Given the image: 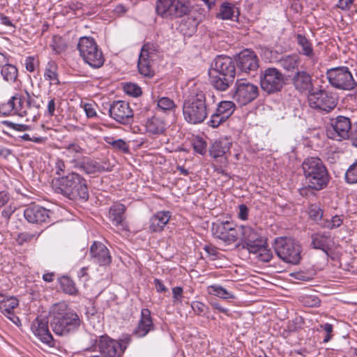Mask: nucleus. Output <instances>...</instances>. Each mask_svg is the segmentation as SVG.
I'll return each mask as SVG.
<instances>
[{"mask_svg": "<svg viewBox=\"0 0 357 357\" xmlns=\"http://www.w3.org/2000/svg\"><path fill=\"white\" fill-rule=\"evenodd\" d=\"M43 101L40 96L25 90V95L16 93L7 102L0 105L3 116L17 115L26 117V121H35L40 117V109Z\"/></svg>", "mask_w": 357, "mask_h": 357, "instance_id": "obj_1", "label": "nucleus"}, {"mask_svg": "<svg viewBox=\"0 0 357 357\" xmlns=\"http://www.w3.org/2000/svg\"><path fill=\"white\" fill-rule=\"evenodd\" d=\"M215 105V96L206 95L199 89H193L183 101L184 119L191 124L203 123Z\"/></svg>", "mask_w": 357, "mask_h": 357, "instance_id": "obj_2", "label": "nucleus"}, {"mask_svg": "<svg viewBox=\"0 0 357 357\" xmlns=\"http://www.w3.org/2000/svg\"><path fill=\"white\" fill-rule=\"evenodd\" d=\"M50 326L55 335L68 336L78 331L81 324L79 315L65 302L55 303L51 310Z\"/></svg>", "mask_w": 357, "mask_h": 357, "instance_id": "obj_3", "label": "nucleus"}, {"mask_svg": "<svg viewBox=\"0 0 357 357\" xmlns=\"http://www.w3.org/2000/svg\"><path fill=\"white\" fill-rule=\"evenodd\" d=\"M302 169L307 187L300 189L301 195H303L307 188L321 190L327 186L330 175L320 158L314 157L306 158L302 164Z\"/></svg>", "mask_w": 357, "mask_h": 357, "instance_id": "obj_4", "label": "nucleus"}, {"mask_svg": "<svg viewBox=\"0 0 357 357\" xmlns=\"http://www.w3.org/2000/svg\"><path fill=\"white\" fill-rule=\"evenodd\" d=\"M54 189L56 192L71 200L86 201L89 197L87 181L76 172L58 178Z\"/></svg>", "mask_w": 357, "mask_h": 357, "instance_id": "obj_5", "label": "nucleus"}, {"mask_svg": "<svg viewBox=\"0 0 357 357\" xmlns=\"http://www.w3.org/2000/svg\"><path fill=\"white\" fill-rule=\"evenodd\" d=\"M155 9L158 16L174 20L188 15L192 5L190 0H156Z\"/></svg>", "mask_w": 357, "mask_h": 357, "instance_id": "obj_6", "label": "nucleus"}, {"mask_svg": "<svg viewBox=\"0 0 357 357\" xmlns=\"http://www.w3.org/2000/svg\"><path fill=\"white\" fill-rule=\"evenodd\" d=\"M273 248L278 257L286 263L297 265L302 259L301 244L291 238H276Z\"/></svg>", "mask_w": 357, "mask_h": 357, "instance_id": "obj_7", "label": "nucleus"}, {"mask_svg": "<svg viewBox=\"0 0 357 357\" xmlns=\"http://www.w3.org/2000/svg\"><path fill=\"white\" fill-rule=\"evenodd\" d=\"M77 50L84 62L91 67L99 68L104 64L102 50L92 37H81L77 43Z\"/></svg>", "mask_w": 357, "mask_h": 357, "instance_id": "obj_8", "label": "nucleus"}, {"mask_svg": "<svg viewBox=\"0 0 357 357\" xmlns=\"http://www.w3.org/2000/svg\"><path fill=\"white\" fill-rule=\"evenodd\" d=\"M260 85L268 94L278 93L285 85L284 75L276 68H267L260 74Z\"/></svg>", "mask_w": 357, "mask_h": 357, "instance_id": "obj_9", "label": "nucleus"}, {"mask_svg": "<svg viewBox=\"0 0 357 357\" xmlns=\"http://www.w3.org/2000/svg\"><path fill=\"white\" fill-rule=\"evenodd\" d=\"M326 77L330 84L338 89L352 90L356 86L353 75L347 66L328 69L326 72Z\"/></svg>", "mask_w": 357, "mask_h": 357, "instance_id": "obj_10", "label": "nucleus"}, {"mask_svg": "<svg viewBox=\"0 0 357 357\" xmlns=\"http://www.w3.org/2000/svg\"><path fill=\"white\" fill-rule=\"evenodd\" d=\"M158 57V47L153 43L143 45L139 54L137 68L139 73L144 77L151 78L154 75L152 62Z\"/></svg>", "mask_w": 357, "mask_h": 357, "instance_id": "obj_11", "label": "nucleus"}, {"mask_svg": "<svg viewBox=\"0 0 357 357\" xmlns=\"http://www.w3.org/2000/svg\"><path fill=\"white\" fill-rule=\"evenodd\" d=\"M309 106L317 111L330 112L337 105V99L331 93L320 89L318 91H312L307 95Z\"/></svg>", "mask_w": 357, "mask_h": 357, "instance_id": "obj_12", "label": "nucleus"}, {"mask_svg": "<svg viewBox=\"0 0 357 357\" xmlns=\"http://www.w3.org/2000/svg\"><path fill=\"white\" fill-rule=\"evenodd\" d=\"M259 88L257 85L245 79H237L234 85L233 98L240 105H245L259 96Z\"/></svg>", "mask_w": 357, "mask_h": 357, "instance_id": "obj_13", "label": "nucleus"}, {"mask_svg": "<svg viewBox=\"0 0 357 357\" xmlns=\"http://www.w3.org/2000/svg\"><path fill=\"white\" fill-rule=\"evenodd\" d=\"M239 236L243 243V248L248 250L250 253H255L259 248L266 243V239L257 231L249 226H239Z\"/></svg>", "mask_w": 357, "mask_h": 357, "instance_id": "obj_14", "label": "nucleus"}, {"mask_svg": "<svg viewBox=\"0 0 357 357\" xmlns=\"http://www.w3.org/2000/svg\"><path fill=\"white\" fill-rule=\"evenodd\" d=\"M238 227L229 221L217 222L213 223L211 229L215 238L230 245L238 238Z\"/></svg>", "mask_w": 357, "mask_h": 357, "instance_id": "obj_15", "label": "nucleus"}, {"mask_svg": "<svg viewBox=\"0 0 357 357\" xmlns=\"http://www.w3.org/2000/svg\"><path fill=\"white\" fill-rule=\"evenodd\" d=\"M109 115L117 123L123 125H129L133 122V111L126 101H114L110 104Z\"/></svg>", "mask_w": 357, "mask_h": 357, "instance_id": "obj_16", "label": "nucleus"}, {"mask_svg": "<svg viewBox=\"0 0 357 357\" xmlns=\"http://www.w3.org/2000/svg\"><path fill=\"white\" fill-rule=\"evenodd\" d=\"M353 128L350 119L343 116H338L331 121V129L327 130L328 137L337 141L349 138Z\"/></svg>", "mask_w": 357, "mask_h": 357, "instance_id": "obj_17", "label": "nucleus"}, {"mask_svg": "<svg viewBox=\"0 0 357 357\" xmlns=\"http://www.w3.org/2000/svg\"><path fill=\"white\" fill-rule=\"evenodd\" d=\"M234 61L236 68L241 73L249 74L256 71L259 66V59L252 50L246 49L238 54Z\"/></svg>", "mask_w": 357, "mask_h": 357, "instance_id": "obj_18", "label": "nucleus"}, {"mask_svg": "<svg viewBox=\"0 0 357 357\" xmlns=\"http://www.w3.org/2000/svg\"><path fill=\"white\" fill-rule=\"evenodd\" d=\"M96 346L102 357H121L126 349V346L123 347L121 342L107 335L100 336L96 340Z\"/></svg>", "mask_w": 357, "mask_h": 357, "instance_id": "obj_19", "label": "nucleus"}, {"mask_svg": "<svg viewBox=\"0 0 357 357\" xmlns=\"http://www.w3.org/2000/svg\"><path fill=\"white\" fill-rule=\"evenodd\" d=\"M51 211L36 204L29 205L24 210V217L31 224H48L51 222Z\"/></svg>", "mask_w": 357, "mask_h": 357, "instance_id": "obj_20", "label": "nucleus"}, {"mask_svg": "<svg viewBox=\"0 0 357 357\" xmlns=\"http://www.w3.org/2000/svg\"><path fill=\"white\" fill-rule=\"evenodd\" d=\"M235 109L236 105L231 101L220 102L217 105L215 112L211 114L208 125L214 128H218L232 115Z\"/></svg>", "mask_w": 357, "mask_h": 357, "instance_id": "obj_21", "label": "nucleus"}, {"mask_svg": "<svg viewBox=\"0 0 357 357\" xmlns=\"http://www.w3.org/2000/svg\"><path fill=\"white\" fill-rule=\"evenodd\" d=\"M291 84L300 94H309L314 90L312 75L305 70H296L291 78Z\"/></svg>", "mask_w": 357, "mask_h": 357, "instance_id": "obj_22", "label": "nucleus"}, {"mask_svg": "<svg viewBox=\"0 0 357 357\" xmlns=\"http://www.w3.org/2000/svg\"><path fill=\"white\" fill-rule=\"evenodd\" d=\"M70 162L75 169L86 174H94L108 170V168L87 156L75 157Z\"/></svg>", "mask_w": 357, "mask_h": 357, "instance_id": "obj_23", "label": "nucleus"}, {"mask_svg": "<svg viewBox=\"0 0 357 357\" xmlns=\"http://www.w3.org/2000/svg\"><path fill=\"white\" fill-rule=\"evenodd\" d=\"M236 64L234 59L230 56L219 55L211 63L212 70L220 74L221 76L228 77L229 79H234L236 76Z\"/></svg>", "mask_w": 357, "mask_h": 357, "instance_id": "obj_24", "label": "nucleus"}, {"mask_svg": "<svg viewBox=\"0 0 357 357\" xmlns=\"http://www.w3.org/2000/svg\"><path fill=\"white\" fill-rule=\"evenodd\" d=\"M31 329L35 336L49 347H54L53 336L49 331L48 321L37 317L31 324Z\"/></svg>", "mask_w": 357, "mask_h": 357, "instance_id": "obj_25", "label": "nucleus"}, {"mask_svg": "<svg viewBox=\"0 0 357 357\" xmlns=\"http://www.w3.org/2000/svg\"><path fill=\"white\" fill-rule=\"evenodd\" d=\"M154 329L155 326L151 315V311L148 308H143L141 310L140 319L137 326L133 330L132 334L137 337H144Z\"/></svg>", "mask_w": 357, "mask_h": 357, "instance_id": "obj_26", "label": "nucleus"}, {"mask_svg": "<svg viewBox=\"0 0 357 357\" xmlns=\"http://www.w3.org/2000/svg\"><path fill=\"white\" fill-rule=\"evenodd\" d=\"M93 261L100 266H108L112 261V257L107 248L100 242H94L90 248Z\"/></svg>", "mask_w": 357, "mask_h": 357, "instance_id": "obj_27", "label": "nucleus"}, {"mask_svg": "<svg viewBox=\"0 0 357 357\" xmlns=\"http://www.w3.org/2000/svg\"><path fill=\"white\" fill-rule=\"evenodd\" d=\"M333 244V239L329 232H317L311 236V246L314 249L321 250L328 254Z\"/></svg>", "mask_w": 357, "mask_h": 357, "instance_id": "obj_28", "label": "nucleus"}, {"mask_svg": "<svg viewBox=\"0 0 357 357\" xmlns=\"http://www.w3.org/2000/svg\"><path fill=\"white\" fill-rule=\"evenodd\" d=\"M126 210V207L124 204L121 203L114 204L109 210V219L112 223L118 227H121L124 229V213Z\"/></svg>", "mask_w": 357, "mask_h": 357, "instance_id": "obj_29", "label": "nucleus"}, {"mask_svg": "<svg viewBox=\"0 0 357 357\" xmlns=\"http://www.w3.org/2000/svg\"><path fill=\"white\" fill-rule=\"evenodd\" d=\"M171 218V213L168 211H158L150 219L149 229L153 232H159L163 230Z\"/></svg>", "mask_w": 357, "mask_h": 357, "instance_id": "obj_30", "label": "nucleus"}, {"mask_svg": "<svg viewBox=\"0 0 357 357\" xmlns=\"http://www.w3.org/2000/svg\"><path fill=\"white\" fill-rule=\"evenodd\" d=\"M231 145L232 142L229 138H220L211 145L209 150L210 155L214 158L222 157L229 152Z\"/></svg>", "mask_w": 357, "mask_h": 357, "instance_id": "obj_31", "label": "nucleus"}, {"mask_svg": "<svg viewBox=\"0 0 357 357\" xmlns=\"http://www.w3.org/2000/svg\"><path fill=\"white\" fill-rule=\"evenodd\" d=\"M209 82L218 91H225L234 82L233 79H229L228 77L221 76L220 74L212 70L208 71Z\"/></svg>", "mask_w": 357, "mask_h": 357, "instance_id": "obj_32", "label": "nucleus"}, {"mask_svg": "<svg viewBox=\"0 0 357 357\" xmlns=\"http://www.w3.org/2000/svg\"><path fill=\"white\" fill-rule=\"evenodd\" d=\"M167 129V123L163 119L153 116L148 119L146 123V132L155 135L163 134Z\"/></svg>", "mask_w": 357, "mask_h": 357, "instance_id": "obj_33", "label": "nucleus"}, {"mask_svg": "<svg viewBox=\"0 0 357 357\" xmlns=\"http://www.w3.org/2000/svg\"><path fill=\"white\" fill-rule=\"evenodd\" d=\"M296 41L301 50L299 53L302 55L307 56L309 59L315 62L317 61L315 53L313 50L312 45L310 40L302 34H297L296 36Z\"/></svg>", "mask_w": 357, "mask_h": 357, "instance_id": "obj_34", "label": "nucleus"}, {"mask_svg": "<svg viewBox=\"0 0 357 357\" xmlns=\"http://www.w3.org/2000/svg\"><path fill=\"white\" fill-rule=\"evenodd\" d=\"M238 8L233 3L225 1L220 5L216 17L223 20H233L234 17H238Z\"/></svg>", "mask_w": 357, "mask_h": 357, "instance_id": "obj_35", "label": "nucleus"}, {"mask_svg": "<svg viewBox=\"0 0 357 357\" xmlns=\"http://www.w3.org/2000/svg\"><path fill=\"white\" fill-rule=\"evenodd\" d=\"M278 62L279 65L287 71H293L295 69L298 70L301 59L298 55L292 54L282 56Z\"/></svg>", "mask_w": 357, "mask_h": 357, "instance_id": "obj_36", "label": "nucleus"}, {"mask_svg": "<svg viewBox=\"0 0 357 357\" xmlns=\"http://www.w3.org/2000/svg\"><path fill=\"white\" fill-rule=\"evenodd\" d=\"M57 69V64L52 60L50 61L45 67L44 77L46 80L50 82V84H60Z\"/></svg>", "mask_w": 357, "mask_h": 357, "instance_id": "obj_37", "label": "nucleus"}, {"mask_svg": "<svg viewBox=\"0 0 357 357\" xmlns=\"http://www.w3.org/2000/svg\"><path fill=\"white\" fill-rule=\"evenodd\" d=\"M207 291L209 294L215 296L222 299L235 298V296L233 293L228 291L223 287L218 284L208 286L207 287Z\"/></svg>", "mask_w": 357, "mask_h": 357, "instance_id": "obj_38", "label": "nucleus"}, {"mask_svg": "<svg viewBox=\"0 0 357 357\" xmlns=\"http://www.w3.org/2000/svg\"><path fill=\"white\" fill-rule=\"evenodd\" d=\"M1 74L5 81L15 82L18 76V71L14 65L6 63L1 67Z\"/></svg>", "mask_w": 357, "mask_h": 357, "instance_id": "obj_39", "label": "nucleus"}, {"mask_svg": "<svg viewBox=\"0 0 357 357\" xmlns=\"http://www.w3.org/2000/svg\"><path fill=\"white\" fill-rule=\"evenodd\" d=\"M59 284L61 290L67 294L75 296L78 293V290L75 287L73 280L68 276H62L59 278Z\"/></svg>", "mask_w": 357, "mask_h": 357, "instance_id": "obj_40", "label": "nucleus"}, {"mask_svg": "<svg viewBox=\"0 0 357 357\" xmlns=\"http://www.w3.org/2000/svg\"><path fill=\"white\" fill-rule=\"evenodd\" d=\"M17 305L18 300L10 297L0 303V310L3 314H11Z\"/></svg>", "mask_w": 357, "mask_h": 357, "instance_id": "obj_41", "label": "nucleus"}, {"mask_svg": "<svg viewBox=\"0 0 357 357\" xmlns=\"http://www.w3.org/2000/svg\"><path fill=\"white\" fill-rule=\"evenodd\" d=\"M105 142L116 151H121L125 153L129 152V146L122 139H114L113 138L107 137Z\"/></svg>", "mask_w": 357, "mask_h": 357, "instance_id": "obj_42", "label": "nucleus"}, {"mask_svg": "<svg viewBox=\"0 0 357 357\" xmlns=\"http://www.w3.org/2000/svg\"><path fill=\"white\" fill-rule=\"evenodd\" d=\"M345 181L349 184L357 183V160L347 169L345 173Z\"/></svg>", "mask_w": 357, "mask_h": 357, "instance_id": "obj_43", "label": "nucleus"}, {"mask_svg": "<svg viewBox=\"0 0 357 357\" xmlns=\"http://www.w3.org/2000/svg\"><path fill=\"white\" fill-rule=\"evenodd\" d=\"M266 243H263V245L259 248V250H257L255 254H258L257 258L259 261L264 262H268L273 258V252L271 249L268 248L267 246L265 245Z\"/></svg>", "mask_w": 357, "mask_h": 357, "instance_id": "obj_44", "label": "nucleus"}, {"mask_svg": "<svg viewBox=\"0 0 357 357\" xmlns=\"http://www.w3.org/2000/svg\"><path fill=\"white\" fill-rule=\"evenodd\" d=\"M343 223V219L340 215H334L331 220H326L321 224V227L329 229H333L340 227Z\"/></svg>", "mask_w": 357, "mask_h": 357, "instance_id": "obj_45", "label": "nucleus"}, {"mask_svg": "<svg viewBox=\"0 0 357 357\" xmlns=\"http://www.w3.org/2000/svg\"><path fill=\"white\" fill-rule=\"evenodd\" d=\"M51 46L54 51L59 54L66 49V45L61 36H54Z\"/></svg>", "mask_w": 357, "mask_h": 357, "instance_id": "obj_46", "label": "nucleus"}, {"mask_svg": "<svg viewBox=\"0 0 357 357\" xmlns=\"http://www.w3.org/2000/svg\"><path fill=\"white\" fill-rule=\"evenodd\" d=\"M158 107L163 111L171 110L176 107L174 102L167 97H162L158 100Z\"/></svg>", "mask_w": 357, "mask_h": 357, "instance_id": "obj_47", "label": "nucleus"}, {"mask_svg": "<svg viewBox=\"0 0 357 357\" xmlns=\"http://www.w3.org/2000/svg\"><path fill=\"white\" fill-rule=\"evenodd\" d=\"M304 305L310 307H315L320 305L321 300L314 295H305L302 298Z\"/></svg>", "mask_w": 357, "mask_h": 357, "instance_id": "obj_48", "label": "nucleus"}, {"mask_svg": "<svg viewBox=\"0 0 357 357\" xmlns=\"http://www.w3.org/2000/svg\"><path fill=\"white\" fill-rule=\"evenodd\" d=\"M124 90L127 94L137 97L142 94V90L139 86L135 84H127L124 86Z\"/></svg>", "mask_w": 357, "mask_h": 357, "instance_id": "obj_49", "label": "nucleus"}, {"mask_svg": "<svg viewBox=\"0 0 357 357\" xmlns=\"http://www.w3.org/2000/svg\"><path fill=\"white\" fill-rule=\"evenodd\" d=\"M183 288L181 287H175L172 288V302L174 305L181 304L182 303Z\"/></svg>", "mask_w": 357, "mask_h": 357, "instance_id": "obj_50", "label": "nucleus"}, {"mask_svg": "<svg viewBox=\"0 0 357 357\" xmlns=\"http://www.w3.org/2000/svg\"><path fill=\"white\" fill-rule=\"evenodd\" d=\"M191 307L195 313L199 316L204 315L206 310L207 309V307L204 303L197 301L192 302Z\"/></svg>", "mask_w": 357, "mask_h": 357, "instance_id": "obj_51", "label": "nucleus"}, {"mask_svg": "<svg viewBox=\"0 0 357 357\" xmlns=\"http://www.w3.org/2000/svg\"><path fill=\"white\" fill-rule=\"evenodd\" d=\"M309 215L314 221L321 220L323 216V211L319 207L312 206L309 211Z\"/></svg>", "mask_w": 357, "mask_h": 357, "instance_id": "obj_52", "label": "nucleus"}, {"mask_svg": "<svg viewBox=\"0 0 357 357\" xmlns=\"http://www.w3.org/2000/svg\"><path fill=\"white\" fill-rule=\"evenodd\" d=\"M15 211V208L12 205H8L3 208L1 212V217L4 219L6 224H8L10 221L11 215Z\"/></svg>", "mask_w": 357, "mask_h": 357, "instance_id": "obj_53", "label": "nucleus"}, {"mask_svg": "<svg viewBox=\"0 0 357 357\" xmlns=\"http://www.w3.org/2000/svg\"><path fill=\"white\" fill-rule=\"evenodd\" d=\"M39 234H31L29 232H22L18 234L17 240L20 244H22L25 242H29L34 238H37Z\"/></svg>", "mask_w": 357, "mask_h": 357, "instance_id": "obj_54", "label": "nucleus"}, {"mask_svg": "<svg viewBox=\"0 0 357 357\" xmlns=\"http://www.w3.org/2000/svg\"><path fill=\"white\" fill-rule=\"evenodd\" d=\"M64 149L70 154H79L84 151L83 148L75 142L66 145Z\"/></svg>", "mask_w": 357, "mask_h": 357, "instance_id": "obj_55", "label": "nucleus"}, {"mask_svg": "<svg viewBox=\"0 0 357 357\" xmlns=\"http://www.w3.org/2000/svg\"><path fill=\"white\" fill-rule=\"evenodd\" d=\"M194 150L197 153L204 155L206 153V142L202 139H198L197 140L193 145Z\"/></svg>", "mask_w": 357, "mask_h": 357, "instance_id": "obj_56", "label": "nucleus"}, {"mask_svg": "<svg viewBox=\"0 0 357 357\" xmlns=\"http://www.w3.org/2000/svg\"><path fill=\"white\" fill-rule=\"evenodd\" d=\"M84 109L88 118H94L97 116V113L93 104L85 103L84 105Z\"/></svg>", "mask_w": 357, "mask_h": 357, "instance_id": "obj_57", "label": "nucleus"}, {"mask_svg": "<svg viewBox=\"0 0 357 357\" xmlns=\"http://www.w3.org/2000/svg\"><path fill=\"white\" fill-rule=\"evenodd\" d=\"M354 0H339L336 7L342 10H348L351 8Z\"/></svg>", "mask_w": 357, "mask_h": 357, "instance_id": "obj_58", "label": "nucleus"}, {"mask_svg": "<svg viewBox=\"0 0 357 357\" xmlns=\"http://www.w3.org/2000/svg\"><path fill=\"white\" fill-rule=\"evenodd\" d=\"M303 324L302 317H296L291 322H290L288 325V328L290 331H295L298 328L301 327V324Z\"/></svg>", "mask_w": 357, "mask_h": 357, "instance_id": "obj_59", "label": "nucleus"}, {"mask_svg": "<svg viewBox=\"0 0 357 357\" xmlns=\"http://www.w3.org/2000/svg\"><path fill=\"white\" fill-rule=\"evenodd\" d=\"M35 59L33 56H28L25 59V68L27 71L32 73L35 70Z\"/></svg>", "mask_w": 357, "mask_h": 357, "instance_id": "obj_60", "label": "nucleus"}, {"mask_svg": "<svg viewBox=\"0 0 357 357\" xmlns=\"http://www.w3.org/2000/svg\"><path fill=\"white\" fill-rule=\"evenodd\" d=\"M349 138L351 140L353 144L357 147V122L353 125Z\"/></svg>", "mask_w": 357, "mask_h": 357, "instance_id": "obj_61", "label": "nucleus"}, {"mask_svg": "<svg viewBox=\"0 0 357 357\" xmlns=\"http://www.w3.org/2000/svg\"><path fill=\"white\" fill-rule=\"evenodd\" d=\"M292 275L295 279L302 280V281H310L312 280V278L305 272H297L292 273Z\"/></svg>", "mask_w": 357, "mask_h": 357, "instance_id": "obj_62", "label": "nucleus"}, {"mask_svg": "<svg viewBox=\"0 0 357 357\" xmlns=\"http://www.w3.org/2000/svg\"><path fill=\"white\" fill-rule=\"evenodd\" d=\"M204 249L208 255L213 257V259H215L218 257L219 252L216 248L211 245H205Z\"/></svg>", "mask_w": 357, "mask_h": 357, "instance_id": "obj_63", "label": "nucleus"}, {"mask_svg": "<svg viewBox=\"0 0 357 357\" xmlns=\"http://www.w3.org/2000/svg\"><path fill=\"white\" fill-rule=\"evenodd\" d=\"M153 284L155 285V289L158 292L162 293L165 292L167 289L162 282V280L155 278L153 281Z\"/></svg>", "mask_w": 357, "mask_h": 357, "instance_id": "obj_64", "label": "nucleus"}]
</instances>
